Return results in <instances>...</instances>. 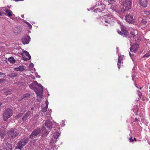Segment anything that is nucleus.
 Instances as JSON below:
<instances>
[{"label":"nucleus","mask_w":150,"mask_h":150,"mask_svg":"<svg viewBox=\"0 0 150 150\" xmlns=\"http://www.w3.org/2000/svg\"><path fill=\"white\" fill-rule=\"evenodd\" d=\"M13 114L12 110L10 108L6 109L3 114V120L6 121L8 119L11 117Z\"/></svg>","instance_id":"f257e3e1"},{"label":"nucleus","mask_w":150,"mask_h":150,"mask_svg":"<svg viewBox=\"0 0 150 150\" xmlns=\"http://www.w3.org/2000/svg\"><path fill=\"white\" fill-rule=\"evenodd\" d=\"M9 138L11 139H13V138L18 136L19 133L17 130L14 128H11L7 132Z\"/></svg>","instance_id":"f03ea898"},{"label":"nucleus","mask_w":150,"mask_h":150,"mask_svg":"<svg viewBox=\"0 0 150 150\" xmlns=\"http://www.w3.org/2000/svg\"><path fill=\"white\" fill-rule=\"evenodd\" d=\"M132 0H126L123 4L124 8L125 10H128L132 8Z\"/></svg>","instance_id":"7ed1b4c3"},{"label":"nucleus","mask_w":150,"mask_h":150,"mask_svg":"<svg viewBox=\"0 0 150 150\" xmlns=\"http://www.w3.org/2000/svg\"><path fill=\"white\" fill-rule=\"evenodd\" d=\"M29 141L28 139L27 138H25L21 139L17 144L19 146V148L22 149L23 147L27 144Z\"/></svg>","instance_id":"20e7f679"},{"label":"nucleus","mask_w":150,"mask_h":150,"mask_svg":"<svg viewBox=\"0 0 150 150\" xmlns=\"http://www.w3.org/2000/svg\"><path fill=\"white\" fill-rule=\"evenodd\" d=\"M40 132V128H37L34 130L30 135V138L32 139V138L38 135Z\"/></svg>","instance_id":"39448f33"},{"label":"nucleus","mask_w":150,"mask_h":150,"mask_svg":"<svg viewBox=\"0 0 150 150\" xmlns=\"http://www.w3.org/2000/svg\"><path fill=\"white\" fill-rule=\"evenodd\" d=\"M30 39V37L27 35L21 39V41L24 44H26L29 43Z\"/></svg>","instance_id":"423d86ee"},{"label":"nucleus","mask_w":150,"mask_h":150,"mask_svg":"<svg viewBox=\"0 0 150 150\" xmlns=\"http://www.w3.org/2000/svg\"><path fill=\"white\" fill-rule=\"evenodd\" d=\"M22 55L23 59L25 60H28L31 58L29 52L26 51L23 52Z\"/></svg>","instance_id":"0eeeda50"},{"label":"nucleus","mask_w":150,"mask_h":150,"mask_svg":"<svg viewBox=\"0 0 150 150\" xmlns=\"http://www.w3.org/2000/svg\"><path fill=\"white\" fill-rule=\"evenodd\" d=\"M117 32L120 34H124L125 35H127L128 34V32L126 28L124 26H122L121 30H117Z\"/></svg>","instance_id":"6e6552de"},{"label":"nucleus","mask_w":150,"mask_h":150,"mask_svg":"<svg viewBox=\"0 0 150 150\" xmlns=\"http://www.w3.org/2000/svg\"><path fill=\"white\" fill-rule=\"evenodd\" d=\"M125 20L126 21L129 23H132L134 22V19L133 18L132 16L127 15L125 16Z\"/></svg>","instance_id":"1a4fd4ad"},{"label":"nucleus","mask_w":150,"mask_h":150,"mask_svg":"<svg viewBox=\"0 0 150 150\" xmlns=\"http://www.w3.org/2000/svg\"><path fill=\"white\" fill-rule=\"evenodd\" d=\"M139 47V45L137 44H135L132 45L130 48V51L131 52L135 53L137 51Z\"/></svg>","instance_id":"9d476101"},{"label":"nucleus","mask_w":150,"mask_h":150,"mask_svg":"<svg viewBox=\"0 0 150 150\" xmlns=\"http://www.w3.org/2000/svg\"><path fill=\"white\" fill-rule=\"evenodd\" d=\"M103 21H102L103 23H104V24L106 26L108 25V24H110L112 23L113 22L112 21L110 18H108L107 19H106L105 18L103 19Z\"/></svg>","instance_id":"9b49d317"},{"label":"nucleus","mask_w":150,"mask_h":150,"mask_svg":"<svg viewBox=\"0 0 150 150\" xmlns=\"http://www.w3.org/2000/svg\"><path fill=\"white\" fill-rule=\"evenodd\" d=\"M139 4L141 6L145 8L147 6V0H139Z\"/></svg>","instance_id":"f8f14e48"},{"label":"nucleus","mask_w":150,"mask_h":150,"mask_svg":"<svg viewBox=\"0 0 150 150\" xmlns=\"http://www.w3.org/2000/svg\"><path fill=\"white\" fill-rule=\"evenodd\" d=\"M31 114V111H28L23 115L22 118V120L23 121L26 120L28 119V118L30 115Z\"/></svg>","instance_id":"ddd939ff"},{"label":"nucleus","mask_w":150,"mask_h":150,"mask_svg":"<svg viewBox=\"0 0 150 150\" xmlns=\"http://www.w3.org/2000/svg\"><path fill=\"white\" fill-rule=\"evenodd\" d=\"M35 92L37 95V101H38L39 102L40 101V99L42 98V91H41L40 92H38V91L36 90Z\"/></svg>","instance_id":"4468645a"},{"label":"nucleus","mask_w":150,"mask_h":150,"mask_svg":"<svg viewBox=\"0 0 150 150\" xmlns=\"http://www.w3.org/2000/svg\"><path fill=\"white\" fill-rule=\"evenodd\" d=\"M138 32L137 30L135 29L133 30L130 32V35L131 36L134 38L138 35Z\"/></svg>","instance_id":"2eb2a0df"},{"label":"nucleus","mask_w":150,"mask_h":150,"mask_svg":"<svg viewBox=\"0 0 150 150\" xmlns=\"http://www.w3.org/2000/svg\"><path fill=\"white\" fill-rule=\"evenodd\" d=\"M45 126L50 130L52 128V123L50 121L47 120L46 121V122H45Z\"/></svg>","instance_id":"dca6fc26"},{"label":"nucleus","mask_w":150,"mask_h":150,"mask_svg":"<svg viewBox=\"0 0 150 150\" xmlns=\"http://www.w3.org/2000/svg\"><path fill=\"white\" fill-rule=\"evenodd\" d=\"M4 11L8 17L10 18L12 16L13 13L11 11L7 9H6Z\"/></svg>","instance_id":"f3484780"},{"label":"nucleus","mask_w":150,"mask_h":150,"mask_svg":"<svg viewBox=\"0 0 150 150\" xmlns=\"http://www.w3.org/2000/svg\"><path fill=\"white\" fill-rule=\"evenodd\" d=\"M118 6L115 4L114 5H112L110 6V8L113 12H117L118 10Z\"/></svg>","instance_id":"a211bd4d"},{"label":"nucleus","mask_w":150,"mask_h":150,"mask_svg":"<svg viewBox=\"0 0 150 150\" xmlns=\"http://www.w3.org/2000/svg\"><path fill=\"white\" fill-rule=\"evenodd\" d=\"M25 67L23 66H19L18 67H16L15 68V69L17 71H22L24 70Z\"/></svg>","instance_id":"6ab92c4d"},{"label":"nucleus","mask_w":150,"mask_h":150,"mask_svg":"<svg viewBox=\"0 0 150 150\" xmlns=\"http://www.w3.org/2000/svg\"><path fill=\"white\" fill-rule=\"evenodd\" d=\"M30 96V95L29 93H27L23 95L21 97V99H19L18 100L19 101H21V100L26 98Z\"/></svg>","instance_id":"aec40b11"},{"label":"nucleus","mask_w":150,"mask_h":150,"mask_svg":"<svg viewBox=\"0 0 150 150\" xmlns=\"http://www.w3.org/2000/svg\"><path fill=\"white\" fill-rule=\"evenodd\" d=\"M20 30L17 27L14 28L13 30V32L15 34H18L20 32Z\"/></svg>","instance_id":"412c9836"},{"label":"nucleus","mask_w":150,"mask_h":150,"mask_svg":"<svg viewBox=\"0 0 150 150\" xmlns=\"http://www.w3.org/2000/svg\"><path fill=\"white\" fill-rule=\"evenodd\" d=\"M8 61L12 63H15L16 62L15 60L14 59V58L12 57H11L8 58Z\"/></svg>","instance_id":"4be33fe9"},{"label":"nucleus","mask_w":150,"mask_h":150,"mask_svg":"<svg viewBox=\"0 0 150 150\" xmlns=\"http://www.w3.org/2000/svg\"><path fill=\"white\" fill-rule=\"evenodd\" d=\"M59 135L60 134L59 133L57 132H55V133L53 135V136L54 139H56L59 137Z\"/></svg>","instance_id":"5701e85b"},{"label":"nucleus","mask_w":150,"mask_h":150,"mask_svg":"<svg viewBox=\"0 0 150 150\" xmlns=\"http://www.w3.org/2000/svg\"><path fill=\"white\" fill-rule=\"evenodd\" d=\"M116 1H117V0H108V4H115V2H116Z\"/></svg>","instance_id":"b1692460"},{"label":"nucleus","mask_w":150,"mask_h":150,"mask_svg":"<svg viewBox=\"0 0 150 150\" xmlns=\"http://www.w3.org/2000/svg\"><path fill=\"white\" fill-rule=\"evenodd\" d=\"M23 115V113H19L18 115H16L15 116V118L16 119H18L21 117L22 115Z\"/></svg>","instance_id":"393cba45"},{"label":"nucleus","mask_w":150,"mask_h":150,"mask_svg":"<svg viewBox=\"0 0 150 150\" xmlns=\"http://www.w3.org/2000/svg\"><path fill=\"white\" fill-rule=\"evenodd\" d=\"M48 104H47L45 107H42V111L43 112H46L48 108Z\"/></svg>","instance_id":"a878e982"},{"label":"nucleus","mask_w":150,"mask_h":150,"mask_svg":"<svg viewBox=\"0 0 150 150\" xmlns=\"http://www.w3.org/2000/svg\"><path fill=\"white\" fill-rule=\"evenodd\" d=\"M57 140L56 139H55L54 138H52L50 140V144H53L55 142H56Z\"/></svg>","instance_id":"bb28decb"},{"label":"nucleus","mask_w":150,"mask_h":150,"mask_svg":"<svg viewBox=\"0 0 150 150\" xmlns=\"http://www.w3.org/2000/svg\"><path fill=\"white\" fill-rule=\"evenodd\" d=\"M150 56V51H149L147 53L144 54L143 56V58L148 57Z\"/></svg>","instance_id":"cd10ccee"},{"label":"nucleus","mask_w":150,"mask_h":150,"mask_svg":"<svg viewBox=\"0 0 150 150\" xmlns=\"http://www.w3.org/2000/svg\"><path fill=\"white\" fill-rule=\"evenodd\" d=\"M137 91V92L138 93H137V95H138V96L139 97L138 98L139 99L141 97V96H142V93L139 91Z\"/></svg>","instance_id":"c85d7f7f"},{"label":"nucleus","mask_w":150,"mask_h":150,"mask_svg":"<svg viewBox=\"0 0 150 150\" xmlns=\"http://www.w3.org/2000/svg\"><path fill=\"white\" fill-rule=\"evenodd\" d=\"M26 110L24 108H22L21 110H20V113H23V114L26 112Z\"/></svg>","instance_id":"c756f323"},{"label":"nucleus","mask_w":150,"mask_h":150,"mask_svg":"<svg viewBox=\"0 0 150 150\" xmlns=\"http://www.w3.org/2000/svg\"><path fill=\"white\" fill-rule=\"evenodd\" d=\"M144 14L146 15L147 16H148L150 14V12L147 11H144Z\"/></svg>","instance_id":"7c9ffc66"},{"label":"nucleus","mask_w":150,"mask_h":150,"mask_svg":"<svg viewBox=\"0 0 150 150\" xmlns=\"http://www.w3.org/2000/svg\"><path fill=\"white\" fill-rule=\"evenodd\" d=\"M141 22L143 24L145 25L146 24L147 21L145 20L144 19H142L141 21Z\"/></svg>","instance_id":"2f4dec72"},{"label":"nucleus","mask_w":150,"mask_h":150,"mask_svg":"<svg viewBox=\"0 0 150 150\" xmlns=\"http://www.w3.org/2000/svg\"><path fill=\"white\" fill-rule=\"evenodd\" d=\"M123 58L121 56H120L118 58V61L122 62V60Z\"/></svg>","instance_id":"473e14b6"},{"label":"nucleus","mask_w":150,"mask_h":150,"mask_svg":"<svg viewBox=\"0 0 150 150\" xmlns=\"http://www.w3.org/2000/svg\"><path fill=\"white\" fill-rule=\"evenodd\" d=\"M121 62L118 61L117 63V66L118 68L120 69V64H121Z\"/></svg>","instance_id":"72a5a7b5"},{"label":"nucleus","mask_w":150,"mask_h":150,"mask_svg":"<svg viewBox=\"0 0 150 150\" xmlns=\"http://www.w3.org/2000/svg\"><path fill=\"white\" fill-rule=\"evenodd\" d=\"M4 134L2 131H0V136H1L2 137H4Z\"/></svg>","instance_id":"f704fd0d"},{"label":"nucleus","mask_w":150,"mask_h":150,"mask_svg":"<svg viewBox=\"0 0 150 150\" xmlns=\"http://www.w3.org/2000/svg\"><path fill=\"white\" fill-rule=\"evenodd\" d=\"M26 23L28 25V26L30 28H32V25L30 24L28 22H27Z\"/></svg>","instance_id":"c9c22d12"},{"label":"nucleus","mask_w":150,"mask_h":150,"mask_svg":"<svg viewBox=\"0 0 150 150\" xmlns=\"http://www.w3.org/2000/svg\"><path fill=\"white\" fill-rule=\"evenodd\" d=\"M102 8L101 7V6H99L98 8H97L98 9H99L100 10V11H99L100 12H102L103 11V10H101V9H100V8Z\"/></svg>","instance_id":"e433bc0d"},{"label":"nucleus","mask_w":150,"mask_h":150,"mask_svg":"<svg viewBox=\"0 0 150 150\" xmlns=\"http://www.w3.org/2000/svg\"><path fill=\"white\" fill-rule=\"evenodd\" d=\"M5 76V74L1 72H0V76Z\"/></svg>","instance_id":"4c0bfd02"},{"label":"nucleus","mask_w":150,"mask_h":150,"mask_svg":"<svg viewBox=\"0 0 150 150\" xmlns=\"http://www.w3.org/2000/svg\"><path fill=\"white\" fill-rule=\"evenodd\" d=\"M17 146H15V149H19L20 150H21L22 149L21 148H19V146H18V144H17Z\"/></svg>","instance_id":"58836bf2"},{"label":"nucleus","mask_w":150,"mask_h":150,"mask_svg":"<svg viewBox=\"0 0 150 150\" xmlns=\"http://www.w3.org/2000/svg\"><path fill=\"white\" fill-rule=\"evenodd\" d=\"M132 137H131L130 138H129V140L132 142H134V140L132 139Z\"/></svg>","instance_id":"ea45409f"},{"label":"nucleus","mask_w":150,"mask_h":150,"mask_svg":"<svg viewBox=\"0 0 150 150\" xmlns=\"http://www.w3.org/2000/svg\"><path fill=\"white\" fill-rule=\"evenodd\" d=\"M4 80V79H0V83L1 82H3Z\"/></svg>","instance_id":"a19ab883"},{"label":"nucleus","mask_w":150,"mask_h":150,"mask_svg":"<svg viewBox=\"0 0 150 150\" xmlns=\"http://www.w3.org/2000/svg\"><path fill=\"white\" fill-rule=\"evenodd\" d=\"M12 149V147L10 145V147L9 148L8 150H11Z\"/></svg>","instance_id":"79ce46f5"},{"label":"nucleus","mask_w":150,"mask_h":150,"mask_svg":"<svg viewBox=\"0 0 150 150\" xmlns=\"http://www.w3.org/2000/svg\"><path fill=\"white\" fill-rule=\"evenodd\" d=\"M33 109H34V108H33V107H32V108H31V110H33Z\"/></svg>","instance_id":"37998d69"},{"label":"nucleus","mask_w":150,"mask_h":150,"mask_svg":"<svg viewBox=\"0 0 150 150\" xmlns=\"http://www.w3.org/2000/svg\"><path fill=\"white\" fill-rule=\"evenodd\" d=\"M2 15V13L0 12V16H1Z\"/></svg>","instance_id":"c03bdc74"},{"label":"nucleus","mask_w":150,"mask_h":150,"mask_svg":"<svg viewBox=\"0 0 150 150\" xmlns=\"http://www.w3.org/2000/svg\"><path fill=\"white\" fill-rule=\"evenodd\" d=\"M134 140H135V141H137V139H136L135 138H134Z\"/></svg>","instance_id":"a18cd8bd"},{"label":"nucleus","mask_w":150,"mask_h":150,"mask_svg":"<svg viewBox=\"0 0 150 150\" xmlns=\"http://www.w3.org/2000/svg\"><path fill=\"white\" fill-rule=\"evenodd\" d=\"M2 105V103H0V106H1Z\"/></svg>","instance_id":"49530a36"},{"label":"nucleus","mask_w":150,"mask_h":150,"mask_svg":"<svg viewBox=\"0 0 150 150\" xmlns=\"http://www.w3.org/2000/svg\"><path fill=\"white\" fill-rule=\"evenodd\" d=\"M139 89H142V88H141V87H140V88H139Z\"/></svg>","instance_id":"de8ad7c7"},{"label":"nucleus","mask_w":150,"mask_h":150,"mask_svg":"<svg viewBox=\"0 0 150 150\" xmlns=\"http://www.w3.org/2000/svg\"><path fill=\"white\" fill-rule=\"evenodd\" d=\"M129 54L130 56H131V53H129Z\"/></svg>","instance_id":"09e8293b"},{"label":"nucleus","mask_w":150,"mask_h":150,"mask_svg":"<svg viewBox=\"0 0 150 150\" xmlns=\"http://www.w3.org/2000/svg\"><path fill=\"white\" fill-rule=\"evenodd\" d=\"M135 120H137V118H136V119H135Z\"/></svg>","instance_id":"8fccbe9b"},{"label":"nucleus","mask_w":150,"mask_h":150,"mask_svg":"<svg viewBox=\"0 0 150 150\" xmlns=\"http://www.w3.org/2000/svg\"><path fill=\"white\" fill-rule=\"evenodd\" d=\"M136 87H137V88H138V87H137V86H136Z\"/></svg>","instance_id":"3c124183"},{"label":"nucleus","mask_w":150,"mask_h":150,"mask_svg":"<svg viewBox=\"0 0 150 150\" xmlns=\"http://www.w3.org/2000/svg\"><path fill=\"white\" fill-rule=\"evenodd\" d=\"M43 88V86H42V88Z\"/></svg>","instance_id":"603ef678"}]
</instances>
